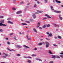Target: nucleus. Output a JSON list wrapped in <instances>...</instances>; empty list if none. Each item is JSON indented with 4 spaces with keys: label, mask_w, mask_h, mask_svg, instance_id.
<instances>
[{
    "label": "nucleus",
    "mask_w": 63,
    "mask_h": 63,
    "mask_svg": "<svg viewBox=\"0 0 63 63\" xmlns=\"http://www.w3.org/2000/svg\"><path fill=\"white\" fill-rule=\"evenodd\" d=\"M42 43H38V45H39V46H41L42 45Z\"/></svg>",
    "instance_id": "4be33fe9"
},
{
    "label": "nucleus",
    "mask_w": 63,
    "mask_h": 63,
    "mask_svg": "<svg viewBox=\"0 0 63 63\" xmlns=\"http://www.w3.org/2000/svg\"><path fill=\"white\" fill-rule=\"evenodd\" d=\"M46 40H49V39L48 38H46Z\"/></svg>",
    "instance_id": "6e6d98bb"
},
{
    "label": "nucleus",
    "mask_w": 63,
    "mask_h": 63,
    "mask_svg": "<svg viewBox=\"0 0 63 63\" xmlns=\"http://www.w3.org/2000/svg\"><path fill=\"white\" fill-rule=\"evenodd\" d=\"M3 58H6V57L5 56H3Z\"/></svg>",
    "instance_id": "13d9d810"
},
{
    "label": "nucleus",
    "mask_w": 63,
    "mask_h": 63,
    "mask_svg": "<svg viewBox=\"0 0 63 63\" xmlns=\"http://www.w3.org/2000/svg\"><path fill=\"white\" fill-rule=\"evenodd\" d=\"M13 3H16V0H13Z\"/></svg>",
    "instance_id": "ea45409f"
},
{
    "label": "nucleus",
    "mask_w": 63,
    "mask_h": 63,
    "mask_svg": "<svg viewBox=\"0 0 63 63\" xmlns=\"http://www.w3.org/2000/svg\"><path fill=\"white\" fill-rule=\"evenodd\" d=\"M27 58H29L30 59H31L32 58L30 56L27 57Z\"/></svg>",
    "instance_id": "72a5a7b5"
},
{
    "label": "nucleus",
    "mask_w": 63,
    "mask_h": 63,
    "mask_svg": "<svg viewBox=\"0 0 63 63\" xmlns=\"http://www.w3.org/2000/svg\"><path fill=\"white\" fill-rule=\"evenodd\" d=\"M54 12L55 13H61V12L59 11H57V10H54Z\"/></svg>",
    "instance_id": "f257e3e1"
},
{
    "label": "nucleus",
    "mask_w": 63,
    "mask_h": 63,
    "mask_svg": "<svg viewBox=\"0 0 63 63\" xmlns=\"http://www.w3.org/2000/svg\"><path fill=\"white\" fill-rule=\"evenodd\" d=\"M7 43L8 45H10V42H8Z\"/></svg>",
    "instance_id": "37998d69"
},
{
    "label": "nucleus",
    "mask_w": 63,
    "mask_h": 63,
    "mask_svg": "<svg viewBox=\"0 0 63 63\" xmlns=\"http://www.w3.org/2000/svg\"><path fill=\"white\" fill-rule=\"evenodd\" d=\"M19 34H21V32H19Z\"/></svg>",
    "instance_id": "338daca9"
},
{
    "label": "nucleus",
    "mask_w": 63,
    "mask_h": 63,
    "mask_svg": "<svg viewBox=\"0 0 63 63\" xmlns=\"http://www.w3.org/2000/svg\"><path fill=\"white\" fill-rule=\"evenodd\" d=\"M22 13V11H17L16 12V14H21Z\"/></svg>",
    "instance_id": "f03ea898"
},
{
    "label": "nucleus",
    "mask_w": 63,
    "mask_h": 63,
    "mask_svg": "<svg viewBox=\"0 0 63 63\" xmlns=\"http://www.w3.org/2000/svg\"><path fill=\"white\" fill-rule=\"evenodd\" d=\"M27 62L28 63H31V61L29 60H27Z\"/></svg>",
    "instance_id": "1a4fd4ad"
},
{
    "label": "nucleus",
    "mask_w": 63,
    "mask_h": 63,
    "mask_svg": "<svg viewBox=\"0 0 63 63\" xmlns=\"http://www.w3.org/2000/svg\"><path fill=\"white\" fill-rule=\"evenodd\" d=\"M60 58V57L58 56H56V58Z\"/></svg>",
    "instance_id": "5701e85b"
},
{
    "label": "nucleus",
    "mask_w": 63,
    "mask_h": 63,
    "mask_svg": "<svg viewBox=\"0 0 63 63\" xmlns=\"http://www.w3.org/2000/svg\"><path fill=\"white\" fill-rule=\"evenodd\" d=\"M8 23H10V24H14V23H13V22H11L9 20L8 21Z\"/></svg>",
    "instance_id": "6e6552de"
},
{
    "label": "nucleus",
    "mask_w": 63,
    "mask_h": 63,
    "mask_svg": "<svg viewBox=\"0 0 63 63\" xmlns=\"http://www.w3.org/2000/svg\"><path fill=\"white\" fill-rule=\"evenodd\" d=\"M34 13L35 14H39V12H35Z\"/></svg>",
    "instance_id": "79ce46f5"
},
{
    "label": "nucleus",
    "mask_w": 63,
    "mask_h": 63,
    "mask_svg": "<svg viewBox=\"0 0 63 63\" xmlns=\"http://www.w3.org/2000/svg\"><path fill=\"white\" fill-rule=\"evenodd\" d=\"M14 39L16 41H17V39L16 38V37L14 38Z\"/></svg>",
    "instance_id": "5fc2aeb1"
},
{
    "label": "nucleus",
    "mask_w": 63,
    "mask_h": 63,
    "mask_svg": "<svg viewBox=\"0 0 63 63\" xmlns=\"http://www.w3.org/2000/svg\"><path fill=\"white\" fill-rule=\"evenodd\" d=\"M37 7V5L36 4L34 5V7Z\"/></svg>",
    "instance_id": "de8ad7c7"
},
{
    "label": "nucleus",
    "mask_w": 63,
    "mask_h": 63,
    "mask_svg": "<svg viewBox=\"0 0 63 63\" xmlns=\"http://www.w3.org/2000/svg\"><path fill=\"white\" fill-rule=\"evenodd\" d=\"M33 30L34 31V32H35V33H37V30H36L35 29H33Z\"/></svg>",
    "instance_id": "f3484780"
},
{
    "label": "nucleus",
    "mask_w": 63,
    "mask_h": 63,
    "mask_svg": "<svg viewBox=\"0 0 63 63\" xmlns=\"http://www.w3.org/2000/svg\"><path fill=\"white\" fill-rule=\"evenodd\" d=\"M10 19H11V18H9L7 19V20H10Z\"/></svg>",
    "instance_id": "8fccbe9b"
},
{
    "label": "nucleus",
    "mask_w": 63,
    "mask_h": 63,
    "mask_svg": "<svg viewBox=\"0 0 63 63\" xmlns=\"http://www.w3.org/2000/svg\"><path fill=\"white\" fill-rule=\"evenodd\" d=\"M45 16H47L48 18H50L51 17L50 16H49V15H48L47 14H45Z\"/></svg>",
    "instance_id": "7ed1b4c3"
},
{
    "label": "nucleus",
    "mask_w": 63,
    "mask_h": 63,
    "mask_svg": "<svg viewBox=\"0 0 63 63\" xmlns=\"http://www.w3.org/2000/svg\"><path fill=\"white\" fill-rule=\"evenodd\" d=\"M12 9L13 10H16V9L15 8H12Z\"/></svg>",
    "instance_id": "a18cd8bd"
},
{
    "label": "nucleus",
    "mask_w": 63,
    "mask_h": 63,
    "mask_svg": "<svg viewBox=\"0 0 63 63\" xmlns=\"http://www.w3.org/2000/svg\"><path fill=\"white\" fill-rule=\"evenodd\" d=\"M5 39V40H8V38H6Z\"/></svg>",
    "instance_id": "052dcab7"
},
{
    "label": "nucleus",
    "mask_w": 63,
    "mask_h": 63,
    "mask_svg": "<svg viewBox=\"0 0 63 63\" xmlns=\"http://www.w3.org/2000/svg\"><path fill=\"white\" fill-rule=\"evenodd\" d=\"M17 56H20V55L19 54H17Z\"/></svg>",
    "instance_id": "603ef678"
},
{
    "label": "nucleus",
    "mask_w": 63,
    "mask_h": 63,
    "mask_svg": "<svg viewBox=\"0 0 63 63\" xmlns=\"http://www.w3.org/2000/svg\"><path fill=\"white\" fill-rule=\"evenodd\" d=\"M0 26H7V25H6L5 24H2L1 23H0Z\"/></svg>",
    "instance_id": "20e7f679"
},
{
    "label": "nucleus",
    "mask_w": 63,
    "mask_h": 63,
    "mask_svg": "<svg viewBox=\"0 0 63 63\" xmlns=\"http://www.w3.org/2000/svg\"><path fill=\"white\" fill-rule=\"evenodd\" d=\"M54 38H55V39H57V37H54Z\"/></svg>",
    "instance_id": "69168bd1"
},
{
    "label": "nucleus",
    "mask_w": 63,
    "mask_h": 63,
    "mask_svg": "<svg viewBox=\"0 0 63 63\" xmlns=\"http://www.w3.org/2000/svg\"><path fill=\"white\" fill-rule=\"evenodd\" d=\"M39 29H42V28L41 27H39Z\"/></svg>",
    "instance_id": "e2e57ef3"
},
{
    "label": "nucleus",
    "mask_w": 63,
    "mask_h": 63,
    "mask_svg": "<svg viewBox=\"0 0 63 63\" xmlns=\"http://www.w3.org/2000/svg\"><path fill=\"white\" fill-rule=\"evenodd\" d=\"M13 34H14V33H11L10 35H13Z\"/></svg>",
    "instance_id": "680f3d73"
},
{
    "label": "nucleus",
    "mask_w": 63,
    "mask_h": 63,
    "mask_svg": "<svg viewBox=\"0 0 63 63\" xmlns=\"http://www.w3.org/2000/svg\"><path fill=\"white\" fill-rule=\"evenodd\" d=\"M42 44H44V45H45V43H44V42H43Z\"/></svg>",
    "instance_id": "774afa93"
},
{
    "label": "nucleus",
    "mask_w": 63,
    "mask_h": 63,
    "mask_svg": "<svg viewBox=\"0 0 63 63\" xmlns=\"http://www.w3.org/2000/svg\"><path fill=\"white\" fill-rule=\"evenodd\" d=\"M49 45L46 44V47L47 48L48 47V46H49Z\"/></svg>",
    "instance_id": "cd10ccee"
},
{
    "label": "nucleus",
    "mask_w": 63,
    "mask_h": 63,
    "mask_svg": "<svg viewBox=\"0 0 63 63\" xmlns=\"http://www.w3.org/2000/svg\"><path fill=\"white\" fill-rule=\"evenodd\" d=\"M58 38H59V39H61L62 38L61 37V36H59V35L58 36Z\"/></svg>",
    "instance_id": "a878e982"
},
{
    "label": "nucleus",
    "mask_w": 63,
    "mask_h": 63,
    "mask_svg": "<svg viewBox=\"0 0 63 63\" xmlns=\"http://www.w3.org/2000/svg\"><path fill=\"white\" fill-rule=\"evenodd\" d=\"M37 4H39L40 3V2L38 1H37Z\"/></svg>",
    "instance_id": "864d4df0"
},
{
    "label": "nucleus",
    "mask_w": 63,
    "mask_h": 63,
    "mask_svg": "<svg viewBox=\"0 0 63 63\" xmlns=\"http://www.w3.org/2000/svg\"><path fill=\"white\" fill-rule=\"evenodd\" d=\"M15 46L16 47H18L19 48H21V46L20 45H15Z\"/></svg>",
    "instance_id": "39448f33"
},
{
    "label": "nucleus",
    "mask_w": 63,
    "mask_h": 63,
    "mask_svg": "<svg viewBox=\"0 0 63 63\" xmlns=\"http://www.w3.org/2000/svg\"><path fill=\"white\" fill-rule=\"evenodd\" d=\"M19 16H22V15H19Z\"/></svg>",
    "instance_id": "bf43d9fd"
},
{
    "label": "nucleus",
    "mask_w": 63,
    "mask_h": 63,
    "mask_svg": "<svg viewBox=\"0 0 63 63\" xmlns=\"http://www.w3.org/2000/svg\"><path fill=\"white\" fill-rule=\"evenodd\" d=\"M37 49L36 48H35V49H34V50H37Z\"/></svg>",
    "instance_id": "0e129e2a"
},
{
    "label": "nucleus",
    "mask_w": 63,
    "mask_h": 63,
    "mask_svg": "<svg viewBox=\"0 0 63 63\" xmlns=\"http://www.w3.org/2000/svg\"><path fill=\"white\" fill-rule=\"evenodd\" d=\"M52 58L55 59V58H56V56L52 55Z\"/></svg>",
    "instance_id": "dca6fc26"
},
{
    "label": "nucleus",
    "mask_w": 63,
    "mask_h": 63,
    "mask_svg": "<svg viewBox=\"0 0 63 63\" xmlns=\"http://www.w3.org/2000/svg\"><path fill=\"white\" fill-rule=\"evenodd\" d=\"M36 60H39V61H42V60L39 59H36Z\"/></svg>",
    "instance_id": "aec40b11"
},
{
    "label": "nucleus",
    "mask_w": 63,
    "mask_h": 63,
    "mask_svg": "<svg viewBox=\"0 0 63 63\" xmlns=\"http://www.w3.org/2000/svg\"><path fill=\"white\" fill-rule=\"evenodd\" d=\"M52 36V34L50 33L48 35V37H51Z\"/></svg>",
    "instance_id": "6ab92c4d"
},
{
    "label": "nucleus",
    "mask_w": 63,
    "mask_h": 63,
    "mask_svg": "<svg viewBox=\"0 0 63 63\" xmlns=\"http://www.w3.org/2000/svg\"><path fill=\"white\" fill-rule=\"evenodd\" d=\"M4 18V16H0V18Z\"/></svg>",
    "instance_id": "2f4dec72"
},
{
    "label": "nucleus",
    "mask_w": 63,
    "mask_h": 63,
    "mask_svg": "<svg viewBox=\"0 0 63 63\" xmlns=\"http://www.w3.org/2000/svg\"><path fill=\"white\" fill-rule=\"evenodd\" d=\"M21 24H22V25H27V24H26L25 23H22Z\"/></svg>",
    "instance_id": "7c9ffc66"
},
{
    "label": "nucleus",
    "mask_w": 63,
    "mask_h": 63,
    "mask_svg": "<svg viewBox=\"0 0 63 63\" xmlns=\"http://www.w3.org/2000/svg\"><path fill=\"white\" fill-rule=\"evenodd\" d=\"M50 8L52 11H54V9H53V6H50Z\"/></svg>",
    "instance_id": "4468645a"
},
{
    "label": "nucleus",
    "mask_w": 63,
    "mask_h": 63,
    "mask_svg": "<svg viewBox=\"0 0 63 63\" xmlns=\"http://www.w3.org/2000/svg\"><path fill=\"white\" fill-rule=\"evenodd\" d=\"M21 4H23V1H22L21 2Z\"/></svg>",
    "instance_id": "09e8293b"
},
{
    "label": "nucleus",
    "mask_w": 63,
    "mask_h": 63,
    "mask_svg": "<svg viewBox=\"0 0 63 63\" xmlns=\"http://www.w3.org/2000/svg\"><path fill=\"white\" fill-rule=\"evenodd\" d=\"M50 26V25H49V24H48L47 25V27H49Z\"/></svg>",
    "instance_id": "c9c22d12"
},
{
    "label": "nucleus",
    "mask_w": 63,
    "mask_h": 63,
    "mask_svg": "<svg viewBox=\"0 0 63 63\" xmlns=\"http://www.w3.org/2000/svg\"><path fill=\"white\" fill-rule=\"evenodd\" d=\"M55 1L57 3H61L60 1H58V0H56Z\"/></svg>",
    "instance_id": "9b49d317"
},
{
    "label": "nucleus",
    "mask_w": 63,
    "mask_h": 63,
    "mask_svg": "<svg viewBox=\"0 0 63 63\" xmlns=\"http://www.w3.org/2000/svg\"><path fill=\"white\" fill-rule=\"evenodd\" d=\"M4 31L2 30V29H0V32H3Z\"/></svg>",
    "instance_id": "bb28decb"
},
{
    "label": "nucleus",
    "mask_w": 63,
    "mask_h": 63,
    "mask_svg": "<svg viewBox=\"0 0 63 63\" xmlns=\"http://www.w3.org/2000/svg\"><path fill=\"white\" fill-rule=\"evenodd\" d=\"M11 50V51H16V50H14V49H12V50Z\"/></svg>",
    "instance_id": "c03bdc74"
},
{
    "label": "nucleus",
    "mask_w": 63,
    "mask_h": 63,
    "mask_svg": "<svg viewBox=\"0 0 63 63\" xmlns=\"http://www.w3.org/2000/svg\"><path fill=\"white\" fill-rule=\"evenodd\" d=\"M46 34L47 35H48L49 33V32H46Z\"/></svg>",
    "instance_id": "e433bc0d"
},
{
    "label": "nucleus",
    "mask_w": 63,
    "mask_h": 63,
    "mask_svg": "<svg viewBox=\"0 0 63 63\" xmlns=\"http://www.w3.org/2000/svg\"><path fill=\"white\" fill-rule=\"evenodd\" d=\"M3 54H4L5 56H8V55L6 54L5 53H4Z\"/></svg>",
    "instance_id": "393cba45"
},
{
    "label": "nucleus",
    "mask_w": 63,
    "mask_h": 63,
    "mask_svg": "<svg viewBox=\"0 0 63 63\" xmlns=\"http://www.w3.org/2000/svg\"><path fill=\"white\" fill-rule=\"evenodd\" d=\"M24 58H27V57H25V56H24Z\"/></svg>",
    "instance_id": "4d7b16f0"
},
{
    "label": "nucleus",
    "mask_w": 63,
    "mask_h": 63,
    "mask_svg": "<svg viewBox=\"0 0 63 63\" xmlns=\"http://www.w3.org/2000/svg\"><path fill=\"white\" fill-rule=\"evenodd\" d=\"M23 47H25L26 48H29V47L27 46H26L25 45H23Z\"/></svg>",
    "instance_id": "ddd939ff"
},
{
    "label": "nucleus",
    "mask_w": 63,
    "mask_h": 63,
    "mask_svg": "<svg viewBox=\"0 0 63 63\" xmlns=\"http://www.w3.org/2000/svg\"><path fill=\"white\" fill-rule=\"evenodd\" d=\"M46 27V25H44L42 27V28H45Z\"/></svg>",
    "instance_id": "412c9836"
},
{
    "label": "nucleus",
    "mask_w": 63,
    "mask_h": 63,
    "mask_svg": "<svg viewBox=\"0 0 63 63\" xmlns=\"http://www.w3.org/2000/svg\"><path fill=\"white\" fill-rule=\"evenodd\" d=\"M60 53V54L62 55L63 54V51H62Z\"/></svg>",
    "instance_id": "58836bf2"
},
{
    "label": "nucleus",
    "mask_w": 63,
    "mask_h": 63,
    "mask_svg": "<svg viewBox=\"0 0 63 63\" xmlns=\"http://www.w3.org/2000/svg\"><path fill=\"white\" fill-rule=\"evenodd\" d=\"M7 49L8 50H9V51H11V50H10V49H9V48H8V47L7 48Z\"/></svg>",
    "instance_id": "a19ab883"
},
{
    "label": "nucleus",
    "mask_w": 63,
    "mask_h": 63,
    "mask_svg": "<svg viewBox=\"0 0 63 63\" xmlns=\"http://www.w3.org/2000/svg\"><path fill=\"white\" fill-rule=\"evenodd\" d=\"M26 22L27 23H30V22H29V21H26Z\"/></svg>",
    "instance_id": "3c124183"
},
{
    "label": "nucleus",
    "mask_w": 63,
    "mask_h": 63,
    "mask_svg": "<svg viewBox=\"0 0 63 63\" xmlns=\"http://www.w3.org/2000/svg\"><path fill=\"white\" fill-rule=\"evenodd\" d=\"M27 39L28 40H29L30 41L31 40V39L30 38H28V36H27Z\"/></svg>",
    "instance_id": "b1692460"
},
{
    "label": "nucleus",
    "mask_w": 63,
    "mask_h": 63,
    "mask_svg": "<svg viewBox=\"0 0 63 63\" xmlns=\"http://www.w3.org/2000/svg\"><path fill=\"white\" fill-rule=\"evenodd\" d=\"M47 19V18L45 17L43 19H42V20H45V19Z\"/></svg>",
    "instance_id": "f704fd0d"
},
{
    "label": "nucleus",
    "mask_w": 63,
    "mask_h": 63,
    "mask_svg": "<svg viewBox=\"0 0 63 63\" xmlns=\"http://www.w3.org/2000/svg\"><path fill=\"white\" fill-rule=\"evenodd\" d=\"M36 15L35 14H34L32 15V17L33 18L35 19L36 18Z\"/></svg>",
    "instance_id": "423d86ee"
},
{
    "label": "nucleus",
    "mask_w": 63,
    "mask_h": 63,
    "mask_svg": "<svg viewBox=\"0 0 63 63\" xmlns=\"http://www.w3.org/2000/svg\"><path fill=\"white\" fill-rule=\"evenodd\" d=\"M40 25V23L39 22H38L37 23V28H38V27H39Z\"/></svg>",
    "instance_id": "f8f14e48"
},
{
    "label": "nucleus",
    "mask_w": 63,
    "mask_h": 63,
    "mask_svg": "<svg viewBox=\"0 0 63 63\" xmlns=\"http://www.w3.org/2000/svg\"><path fill=\"white\" fill-rule=\"evenodd\" d=\"M60 57H62V58H63V55H60Z\"/></svg>",
    "instance_id": "49530a36"
},
{
    "label": "nucleus",
    "mask_w": 63,
    "mask_h": 63,
    "mask_svg": "<svg viewBox=\"0 0 63 63\" xmlns=\"http://www.w3.org/2000/svg\"><path fill=\"white\" fill-rule=\"evenodd\" d=\"M37 12H38V13H43V11H39L37 10Z\"/></svg>",
    "instance_id": "a211bd4d"
},
{
    "label": "nucleus",
    "mask_w": 63,
    "mask_h": 63,
    "mask_svg": "<svg viewBox=\"0 0 63 63\" xmlns=\"http://www.w3.org/2000/svg\"><path fill=\"white\" fill-rule=\"evenodd\" d=\"M53 46L54 47H57V45L56 44H53Z\"/></svg>",
    "instance_id": "4c0bfd02"
},
{
    "label": "nucleus",
    "mask_w": 63,
    "mask_h": 63,
    "mask_svg": "<svg viewBox=\"0 0 63 63\" xmlns=\"http://www.w3.org/2000/svg\"><path fill=\"white\" fill-rule=\"evenodd\" d=\"M59 19H60V20H62V18L61 17H60L61 16V15H59Z\"/></svg>",
    "instance_id": "0eeeda50"
},
{
    "label": "nucleus",
    "mask_w": 63,
    "mask_h": 63,
    "mask_svg": "<svg viewBox=\"0 0 63 63\" xmlns=\"http://www.w3.org/2000/svg\"><path fill=\"white\" fill-rule=\"evenodd\" d=\"M44 2L46 3H48V2H47V0H44Z\"/></svg>",
    "instance_id": "c85d7f7f"
},
{
    "label": "nucleus",
    "mask_w": 63,
    "mask_h": 63,
    "mask_svg": "<svg viewBox=\"0 0 63 63\" xmlns=\"http://www.w3.org/2000/svg\"><path fill=\"white\" fill-rule=\"evenodd\" d=\"M49 51L48 52V53H49V54H52V53L51 52V51L50 50H49Z\"/></svg>",
    "instance_id": "2eb2a0df"
},
{
    "label": "nucleus",
    "mask_w": 63,
    "mask_h": 63,
    "mask_svg": "<svg viewBox=\"0 0 63 63\" xmlns=\"http://www.w3.org/2000/svg\"><path fill=\"white\" fill-rule=\"evenodd\" d=\"M45 43H46L47 44L46 45H49V44L47 42H46Z\"/></svg>",
    "instance_id": "c756f323"
},
{
    "label": "nucleus",
    "mask_w": 63,
    "mask_h": 63,
    "mask_svg": "<svg viewBox=\"0 0 63 63\" xmlns=\"http://www.w3.org/2000/svg\"><path fill=\"white\" fill-rule=\"evenodd\" d=\"M0 23H2V24H3L4 23V20H1L0 21Z\"/></svg>",
    "instance_id": "9d476101"
},
{
    "label": "nucleus",
    "mask_w": 63,
    "mask_h": 63,
    "mask_svg": "<svg viewBox=\"0 0 63 63\" xmlns=\"http://www.w3.org/2000/svg\"><path fill=\"white\" fill-rule=\"evenodd\" d=\"M32 56H36V55L35 54H33L32 55Z\"/></svg>",
    "instance_id": "473e14b6"
}]
</instances>
